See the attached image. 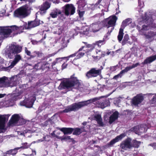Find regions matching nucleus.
Segmentation results:
<instances>
[{"mask_svg":"<svg viewBox=\"0 0 156 156\" xmlns=\"http://www.w3.org/2000/svg\"><path fill=\"white\" fill-rule=\"evenodd\" d=\"M11 32V30L8 29L4 27H0V40L3 39L2 37L4 35L5 37L8 36Z\"/></svg>","mask_w":156,"mask_h":156,"instance_id":"nucleus-15","label":"nucleus"},{"mask_svg":"<svg viewBox=\"0 0 156 156\" xmlns=\"http://www.w3.org/2000/svg\"><path fill=\"white\" fill-rule=\"evenodd\" d=\"M22 47L13 42L10 44L5 51V54L9 58H13L15 54H17L21 51Z\"/></svg>","mask_w":156,"mask_h":156,"instance_id":"nucleus-2","label":"nucleus"},{"mask_svg":"<svg viewBox=\"0 0 156 156\" xmlns=\"http://www.w3.org/2000/svg\"><path fill=\"white\" fill-rule=\"evenodd\" d=\"M22 146L20 147H19L20 149H25L28 148L29 147H30L31 144H28L27 143H23L21 144Z\"/></svg>","mask_w":156,"mask_h":156,"instance_id":"nucleus-42","label":"nucleus"},{"mask_svg":"<svg viewBox=\"0 0 156 156\" xmlns=\"http://www.w3.org/2000/svg\"><path fill=\"white\" fill-rule=\"evenodd\" d=\"M96 54L98 55L94 56V58L95 60L99 59L101 57H103L105 55L104 52H102L100 50H95Z\"/></svg>","mask_w":156,"mask_h":156,"instance_id":"nucleus-26","label":"nucleus"},{"mask_svg":"<svg viewBox=\"0 0 156 156\" xmlns=\"http://www.w3.org/2000/svg\"><path fill=\"white\" fill-rule=\"evenodd\" d=\"M131 139L128 138L122 141L120 144V147L122 149L127 150L132 147L133 145L131 143Z\"/></svg>","mask_w":156,"mask_h":156,"instance_id":"nucleus-7","label":"nucleus"},{"mask_svg":"<svg viewBox=\"0 0 156 156\" xmlns=\"http://www.w3.org/2000/svg\"><path fill=\"white\" fill-rule=\"evenodd\" d=\"M132 143H133V144H132L133 147H134L137 148H138L139 147V145L141 143L140 142L138 141L135 140H133Z\"/></svg>","mask_w":156,"mask_h":156,"instance_id":"nucleus-41","label":"nucleus"},{"mask_svg":"<svg viewBox=\"0 0 156 156\" xmlns=\"http://www.w3.org/2000/svg\"><path fill=\"white\" fill-rule=\"evenodd\" d=\"M84 52H79L77 55V56L78 57L77 58H81L84 55Z\"/></svg>","mask_w":156,"mask_h":156,"instance_id":"nucleus-47","label":"nucleus"},{"mask_svg":"<svg viewBox=\"0 0 156 156\" xmlns=\"http://www.w3.org/2000/svg\"><path fill=\"white\" fill-rule=\"evenodd\" d=\"M50 7V4L48 2H46L41 5L40 9L42 11L46 10L49 9Z\"/></svg>","mask_w":156,"mask_h":156,"instance_id":"nucleus-32","label":"nucleus"},{"mask_svg":"<svg viewBox=\"0 0 156 156\" xmlns=\"http://www.w3.org/2000/svg\"><path fill=\"white\" fill-rule=\"evenodd\" d=\"M138 4L140 8H141L143 7L144 3L143 2H141L140 0H138Z\"/></svg>","mask_w":156,"mask_h":156,"instance_id":"nucleus-49","label":"nucleus"},{"mask_svg":"<svg viewBox=\"0 0 156 156\" xmlns=\"http://www.w3.org/2000/svg\"><path fill=\"white\" fill-rule=\"evenodd\" d=\"M20 149V148L16 147L13 149H12L6 152V154H11L13 155H15L17 152V150Z\"/></svg>","mask_w":156,"mask_h":156,"instance_id":"nucleus-36","label":"nucleus"},{"mask_svg":"<svg viewBox=\"0 0 156 156\" xmlns=\"http://www.w3.org/2000/svg\"><path fill=\"white\" fill-rule=\"evenodd\" d=\"M32 133V131L30 130H26L23 133H20V134L23 135L25 137H30L31 136V133Z\"/></svg>","mask_w":156,"mask_h":156,"instance_id":"nucleus-29","label":"nucleus"},{"mask_svg":"<svg viewBox=\"0 0 156 156\" xmlns=\"http://www.w3.org/2000/svg\"><path fill=\"white\" fill-rule=\"evenodd\" d=\"M131 131H133L136 134L140 135L142 133L145 132L146 130L145 128L138 126L133 127L131 129Z\"/></svg>","mask_w":156,"mask_h":156,"instance_id":"nucleus-17","label":"nucleus"},{"mask_svg":"<svg viewBox=\"0 0 156 156\" xmlns=\"http://www.w3.org/2000/svg\"><path fill=\"white\" fill-rule=\"evenodd\" d=\"M25 53L28 55L30 56V54H31L30 51H28L27 50V48L26 47H25Z\"/></svg>","mask_w":156,"mask_h":156,"instance_id":"nucleus-48","label":"nucleus"},{"mask_svg":"<svg viewBox=\"0 0 156 156\" xmlns=\"http://www.w3.org/2000/svg\"><path fill=\"white\" fill-rule=\"evenodd\" d=\"M144 99V97L142 94H138L133 99L132 103L133 105L137 106L141 103Z\"/></svg>","mask_w":156,"mask_h":156,"instance_id":"nucleus-12","label":"nucleus"},{"mask_svg":"<svg viewBox=\"0 0 156 156\" xmlns=\"http://www.w3.org/2000/svg\"><path fill=\"white\" fill-rule=\"evenodd\" d=\"M50 65L46 62H38L34 65V68L37 70L41 69L48 70L49 69Z\"/></svg>","mask_w":156,"mask_h":156,"instance_id":"nucleus-9","label":"nucleus"},{"mask_svg":"<svg viewBox=\"0 0 156 156\" xmlns=\"http://www.w3.org/2000/svg\"><path fill=\"white\" fill-rule=\"evenodd\" d=\"M69 139H71L72 140V139H71L70 138V136H66L64 137H63V138L62 139V140H69Z\"/></svg>","mask_w":156,"mask_h":156,"instance_id":"nucleus-51","label":"nucleus"},{"mask_svg":"<svg viewBox=\"0 0 156 156\" xmlns=\"http://www.w3.org/2000/svg\"><path fill=\"white\" fill-rule=\"evenodd\" d=\"M9 116V115H0V133L4 132L5 131V122L8 120Z\"/></svg>","mask_w":156,"mask_h":156,"instance_id":"nucleus-6","label":"nucleus"},{"mask_svg":"<svg viewBox=\"0 0 156 156\" xmlns=\"http://www.w3.org/2000/svg\"><path fill=\"white\" fill-rule=\"evenodd\" d=\"M106 102V104H105V105H104L102 103H100V102L98 101H97V104L98 106L100 108H104L105 107L107 106H108L109 105V101L108 100H105V103Z\"/></svg>","mask_w":156,"mask_h":156,"instance_id":"nucleus-28","label":"nucleus"},{"mask_svg":"<svg viewBox=\"0 0 156 156\" xmlns=\"http://www.w3.org/2000/svg\"><path fill=\"white\" fill-rule=\"evenodd\" d=\"M122 73H121V72L120 73L118 74V75L115 76L114 77V78L117 79V78L119 77H121L122 76Z\"/></svg>","mask_w":156,"mask_h":156,"instance_id":"nucleus-53","label":"nucleus"},{"mask_svg":"<svg viewBox=\"0 0 156 156\" xmlns=\"http://www.w3.org/2000/svg\"><path fill=\"white\" fill-rule=\"evenodd\" d=\"M84 12H80L79 11V15L80 17H81L83 16L84 14Z\"/></svg>","mask_w":156,"mask_h":156,"instance_id":"nucleus-55","label":"nucleus"},{"mask_svg":"<svg viewBox=\"0 0 156 156\" xmlns=\"http://www.w3.org/2000/svg\"><path fill=\"white\" fill-rule=\"evenodd\" d=\"M20 116L18 115L14 114L12 115L11 119L9 121V124L10 126L17 125Z\"/></svg>","mask_w":156,"mask_h":156,"instance_id":"nucleus-14","label":"nucleus"},{"mask_svg":"<svg viewBox=\"0 0 156 156\" xmlns=\"http://www.w3.org/2000/svg\"><path fill=\"white\" fill-rule=\"evenodd\" d=\"M101 73V69L96 70L95 68H92L88 72V77L96 76L99 75Z\"/></svg>","mask_w":156,"mask_h":156,"instance_id":"nucleus-19","label":"nucleus"},{"mask_svg":"<svg viewBox=\"0 0 156 156\" xmlns=\"http://www.w3.org/2000/svg\"><path fill=\"white\" fill-rule=\"evenodd\" d=\"M152 101L153 103L156 102V94L153 97Z\"/></svg>","mask_w":156,"mask_h":156,"instance_id":"nucleus-54","label":"nucleus"},{"mask_svg":"<svg viewBox=\"0 0 156 156\" xmlns=\"http://www.w3.org/2000/svg\"><path fill=\"white\" fill-rule=\"evenodd\" d=\"M117 19V18L115 16L113 15L109 17L108 19V28L113 27L115 25V23Z\"/></svg>","mask_w":156,"mask_h":156,"instance_id":"nucleus-16","label":"nucleus"},{"mask_svg":"<svg viewBox=\"0 0 156 156\" xmlns=\"http://www.w3.org/2000/svg\"><path fill=\"white\" fill-rule=\"evenodd\" d=\"M19 90L16 89L15 92V93H18V94H20L21 93H22V92H21L20 90V91H19Z\"/></svg>","mask_w":156,"mask_h":156,"instance_id":"nucleus-57","label":"nucleus"},{"mask_svg":"<svg viewBox=\"0 0 156 156\" xmlns=\"http://www.w3.org/2000/svg\"><path fill=\"white\" fill-rule=\"evenodd\" d=\"M84 128H82L81 129L79 128H75L74 129L73 134L74 135H79L82 132L85 131Z\"/></svg>","mask_w":156,"mask_h":156,"instance_id":"nucleus-33","label":"nucleus"},{"mask_svg":"<svg viewBox=\"0 0 156 156\" xmlns=\"http://www.w3.org/2000/svg\"><path fill=\"white\" fill-rule=\"evenodd\" d=\"M123 35V29L121 28L120 29L119 34L118 36V38L119 42H120L122 39Z\"/></svg>","mask_w":156,"mask_h":156,"instance_id":"nucleus-38","label":"nucleus"},{"mask_svg":"<svg viewBox=\"0 0 156 156\" xmlns=\"http://www.w3.org/2000/svg\"><path fill=\"white\" fill-rule=\"evenodd\" d=\"M60 130L63 132L65 134H70L72 133L73 129L72 128H60Z\"/></svg>","mask_w":156,"mask_h":156,"instance_id":"nucleus-25","label":"nucleus"},{"mask_svg":"<svg viewBox=\"0 0 156 156\" xmlns=\"http://www.w3.org/2000/svg\"><path fill=\"white\" fill-rule=\"evenodd\" d=\"M156 59V55H152L147 58L144 61L141 63V65L143 66L145 64L150 63Z\"/></svg>","mask_w":156,"mask_h":156,"instance_id":"nucleus-20","label":"nucleus"},{"mask_svg":"<svg viewBox=\"0 0 156 156\" xmlns=\"http://www.w3.org/2000/svg\"><path fill=\"white\" fill-rule=\"evenodd\" d=\"M68 42V40H66L65 37H63L61 41V44H62V48H63L66 47L67 46V43Z\"/></svg>","mask_w":156,"mask_h":156,"instance_id":"nucleus-37","label":"nucleus"},{"mask_svg":"<svg viewBox=\"0 0 156 156\" xmlns=\"http://www.w3.org/2000/svg\"><path fill=\"white\" fill-rule=\"evenodd\" d=\"M62 28H60L59 29L58 31V32H57L55 31L54 32V34H58V35H60L62 33Z\"/></svg>","mask_w":156,"mask_h":156,"instance_id":"nucleus-50","label":"nucleus"},{"mask_svg":"<svg viewBox=\"0 0 156 156\" xmlns=\"http://www.w3.org/2000/svg\"><path fill=\"white\" fill-rule=\"evenodd\" d=\"M22 2H27L28 1L29 2H33L34 1V0H20Z\"/></svg>","mask_w":156,"mask_h":156,"instance_id":"nucleus-59","label":"nucleus"},{"mask_svg":"<svg viewBox=\"0 0 156 156\" xmlns=\"http://www.w3.org/2000/svg\"><path fill=\"white\" fill-rule=\"evenodd\" d=\"M97 5H91V9L92 10H94L95 8H96Z\"/></svg>","mask_w":156,"mask_h":156,"instance_id":"nucleus-58","label":"nucleus"},{"mask_svg":"<svg viewBox=\"0 0 156 156\" xmlns=\"http://www.w3.org/2000/svg\"><path fill=\"white\" fill-rule=\"evenodd\" d=\"M61 14V11L58 9H56L53 10L50 14V15L53 18H55L57 17L58 14Z\"/></svg>","mask_w":156,"mask_h":156,"instance_id":"nucleus-27","label":"nucleus"},{"mask_svg":"<svg viewBox=\"0 0 156 156\" xmlns=\"http://www.w3.org/2000/svg\"><path fill=\"white\" fill-rule=\"evenodd\" d=\"M76 55V54H73L72 55H70V56H69L67 57V58H69V57H74ZM66 57H65V58H66Z\"/></svg>","mask_w":156,"mask_h":156,"instance_id":"nucleus-61","label":"nucleus"},{"mask_svg":"<svg viewBox=\"0 0 156 156\" xmlns=\"http://www.w3.org/2000/svg\"><path fill=\"white\" fill-rule=\"evenodd\" d=\"M7 78V77L5 76L0 78V84H2V87H5L4 85L5 84H6Z\"/></svg>","mask_w":156,"mask_h":156,"instance_id":"nucleus-40","label":"nucleus"},{"mask_svg":"<svg viewBox=\"0 0 156 156\" xmlns=\"http://www.w3.org/2000/svg\"><path fill=\"white\" fill-rule=\"evenodd\" d=\"M65 58V57H62V58H57L56 59V62H54L52 63V65H55L56 63L57 62L58 60L59 59H64V58Z\"/></svg>","mask_w":156,"mask_h":156,"instance_id":"nucleus-52","label":"nucleus"},{"mask_svg":"<svg viewBox=\"0 0 156 156\" xmlns=\"http://www.w3.org/2000/svg\"><path fill=\"white\" fill-rule=\"evenodd\" d=\"M87 101L75 103L66 107V109L62 111V112L67 113L73 111H75L87 105Z\"/></svg>","mask_w":156,"mask_h":156,"instance_id":"nucleus-4","label":"nucleus"},{"mask_svg":"<svg viewBox=\"0 0 156 156\" xmlns=\"http://www.w3.org/2000/svg\"><path fill=\"white\" fill-rule=\"evenodd\" d=\"M104 41L103 40H100L96 42V44H93L88 45V51H91L97 46L100 47L102 45L104 44Z\"/></svg>","mask_w":156,"mask_h":156,"instance_id":"nucleus-18","label":"nucleus"},{"mask_svg":"<svg viewBox=\"0 0 156 156\" xmlns=\"http://www.w3.org/2000/svg\"><path fill=\"white\" fill-rule=\"evenodd\" d=\"M90 29H92L94 32H97L99 30L100 28L99 25L96 23L92 24L90 25Z\"/></svg>","mask_w":156,"mask_h":156,"instance_id":"nucleus-30","label":"nucleus"},{"mask_svg":"<svg viewBox=\"0 0 156 156\" xmlns=\"http://www.w3.org/2000/svg\"><path fill=\"white\" fill-rule=\"evenodd\" d=\"M33 53L37 55V56L38 57L41 58L42 57L43 55V53L40 51H34Z\"/></svg>","mask_w":156,"mask_h":156,"instance_id":"nucleus-45","label":"nucleus"},{"mask_svg":"<svg viewBox=\"0 0 156 156\" xmlns=\"http://www.w3.org/2000/svg\"><path fill=\"white\" fill-rule=\"evenodd\" d=\"M3 27L4 28H6L8 29L9 30H11V32L9 34H8V36L7 37H5L4 35H3V37H2V38H3V39L5 37H8L10 35L11 33L12 32V31H14L15 30H18V29H19L20 30H21L22 29H23V26H20L19 27H18L15 25L13 26H12V27H11V29H10L7 27Z\"/></svg>","mask_w":156,"mask_h":156,"instance_id":"nucleus-22","label":"nucleus"},{"mask_svg":"<svg viewBox=\"0 0 156 156\" xmlns=\"http://www.w3.org/2000/svg\"><path fill=\"white\" fill-rule=\"evenodd\" d=\"M20 77V73L17 75L13 76L9 78V82L8 83L6 82V84H5L4 86H5V87H12L16 86L17 83L18 78Z\"/></svg>","mask_w":156,"mask_h":156,"instance_id":"nucleus-5","label":"nucleus"},{"mask_svg":"<svg viewBox=\"0 0 156 156\" xmlns=\"http://www.w3.org/2000/svg\"><path fill=\"white\" fill-rule=\"evenodd\" d=\"M135 26V23H132V24L131 25V26L132 27H134Z\"/></svg>","mask_w":156,"mask_h":156,"instance_id":"nucleus-64","label":"nucleus"},{"mask_svg":"<svg viewBox=\"0 0 156 156\" xmlns=\"http://www.w3.org/2000/svg\"><path fill=\"white\" fill-rule=\"evenodd\" d=\"M118 112L116 111L113 113L109 118V123L111 124L113 122L118 118Z\"/></svg>","mask_w":156,"mask_h":156,"instance_id":"nucleus-24","label":"nucleus"},{"mask_svg":"<svg viewBox=\"0 0 156 156\" xmlns=\"http://www.w3.org/2000/svg\"><path fill=\"white\" fill-rule=\"evenodd\" d=\"M67 65V64L65 63H63L62 66V69L66 68V67Z\"/></svg>","mask_w":156,"mask_h":156,"instance_id":"nucleus-56","label":"nucleus"},{"mask_svg":"<svg viewBox=\"0 0 156 156\" xmlns=\"http://www.w3.org/2000/svg\"><path fill=\"white\" fill-rule=\"evenodd\" d=\"M22 59V57L20 55L16 54L14 56V58L13 60L11 63L10 65L8 67L4 68V70L5 71H7L9 68H12Z\"/></svg>","mask_w":156,"mask_h":156,"instance_id":"nucleus-10","label":"nucleus"},{"mask_svg":"<svg viewBox=\"0 0 156 156\" xmlns=\"http://www.w3.org/2000/svg\"><path fill=\"white\" fill-rule=\"evenodd\" d=\"M110 33H109V32H108L107 33V34L104 36L103 39L104 41H105L108 39V36L110 35Z\"/></svg>","mask_w":156,"mask_h":156,"instance_id":"nucleus-46","label":"nucleus"},{"mask_svg":"<svg viewBox=\"0 0 156 156\" xmlns=\"http://www.w3.org/2000/svg\"><path fill=\"white\" fill-rule=\"evenodd\" d=\"M26 123V122L25 120L22 118L19 117V119L18 120V123L17 124V126L20 125H22Z\"/></svg>","mask_w":156,"mask_h":156,"instance_id":"nucleus-44","label":"nucleus"},{"mask_svg":"<svg viewBox=\"0 0 156 156\" xmlns=\"http://www.w3.org/2000/svg\"><path fill=\"white\" fill-rule=\"evenodd\" d=\"M140 65L138 63H137L135 64H133L131 66H129L126 67L124 69L121 71V73H125L127 72L129 70L131 69L134 68L137 66Z\"/></svg>","mask_w":156,"mask_h":156,"instance_id":"nucleus-23","label":"nucleus"},{"mask_svg":"<svg viewBox=\"0 0 156 156\" xmlns=\"http://www.w3.org/2000/svg\"><path fill=\"white\" fill-rule=\"evenodd\" d=\"M40 24V22L38 21H34L28 22V24L27 23H24L23 26V30L24 28L26 29H30L39 25Z\"/></svg>","mask_w":156,"mask_h":156,"instance_id":"nucleus-13","label":"nucleus"},{"mask_svg":"<svg viewBox=\"0 0 156 156\" xmlns=\"http://www.w3.org/2000/svg\"><path fill=\"white\" fill-rule=\"evenodd\" d=\"M35 99L33 96L31 97L29 99H25L23 101L21 102L20 105L24 106L27 108H30L32 107Z\"/></svg>","mask_w":156,"mask_h":156,"instance_id":"nucleus-8","label":"nucleus"},{"mask_svg":"<svg viewBox=\"0 0 156 156\" xmlns=\"http://www.w3.org/2000/svg\"><path fill=\"white\" fill-rule=\"evenodd\" d=\"M132 20L130 18H128L123 21L122 22V26H125L132 23Z\"/></svg>","mask_w":156,"mask_h":156,"instance_id":"nucleus-39","label":"nucleus"},{"mask_svg":"<svg viewBox=\"0 0 156 156\" xmlns=\"http://www.w3.org/2000/svg\"><path fill=\"white\" fill-rule=\"evenodd\" d=\"M129 39V36L127 34H126L123 39V40L122 42V45H124L126 43H129V44H131V43L128 41Z\"/></svg>","mask_w":156,"mask_h":156,"instance_id":"nucleus-35","label":"nucleus"},{"mask_svg":"<svg viewBox=\"0 0 156 156\" xmlns=\"http://www.w3.org/2000/svg\"><path fill=\"white\" fill-rule=\"evenodd\" d=\"M75 8L72 4H67L65 6V13L66 15H73L75 12Z\"/></svg>","mask_w":156,"mask_h":156,"instance_id":"nucleus-11","label":"nucleus"},{"mask_svg":"<svg viewBox=\"0 0 156 156\" xmlns=\"http://www.w3.org/2000/svg\"><path fill=\"white\" fill-rule=\"evenodd\" d=\"M116 66H113L110 69L112 71H114L116 69Z\"/></svg>","mask_w":156,"mask_h":156,"instance_id":"nucleus-60","label":"nucleus"},{"mask_svg":"<svg viewBox=\"0 0 156 156\" xmlns=\"http://www.w3.org/2000/svg\"><path fill=\"white\" fill-rule=\"evenodd\" d=\"M30 13L28 7L22 6L17 9L14 12V16L20 18H24L28 16Z\"/></svg>","mask_w":156,"mask_h":156,"instance_id":"nucleus-3","label":"nucleus"},{"mask_svg":"<svg viewBox=\"0 0 156 156\" xmlns=\"http://www.w3.org/2000/svg\"><path fill=\"white\" fill-rule=\"evenodd\" d=\"M144 34L146 38L148 39L150 41H152L153 40V37L154 34L153 32H148V34Z\"/></svg>","mask_w":156,"mask_h":156,"instance_id":"nucleus-31","label":"nucleus"},{"mask_svg":"<svg viewBox=\"0 0 156 156\" xmlns=\"http://www.w3.org/2000/svg\"><path fill=\"white\" fill-rule=\"evenodd\" d=\"M1 12L2 14H4L5 12V9H3L1 11Z\"/></svg>","mask_w":156,"mask_h":156,"instance_id":"nucleus-63","label":"nucleus"},{"mask_svg":"<svg viewBox=\"0 0 156 156\" xmlns=\"http://www.w3.org/2000/svg\"><path fill=\"white\" fill-rule=\"evenodd\" d=\"M5 95V94H0V98H3Z\"/></svg>","mask_w":156,"mask_h":156,"instance_id":"nucleus-62","label":"nucleus"},{"mask_svg":"<svg viewBox=\"0 0 156 156\" xmlns=\"http://www.w3.org/2000/svg\"><path fill=\"white\" fill-rule=\"evenodd\" d=\"M95 118L98 123L100 126H103V124L102 122V119L101 115L99 114L95 116Z\"/></svg>","mask_w":156,"mask_h":156,"instance_id":"nucleus-34","label":"nucleus"},{"mask_svg":"<svg viewBox=\"0 0 156 156\" xmlns=\"http://www.w3.org/2000/svg\"><path fill=\"white\" fill-rule=\"evenodd\" d=\"M80 88H82L81 83L76 77L73 75L70 78L61 82L58 88L59 90L66 88L69 91L72 90L73 88L79 89Z\"/></svg>","mask_w":156,"mask_h":156,"instance_id":"nucleus-1","label":"nucleus"},{"mask_svg":"<svg viewBox=\"0 0 156 156\" xmlns=\"http://www.w3.org/2000/svg\"><path fill=\"white\" fill-rule=\"evenodd\" d=\"M150 28V27L149 26H147L146 25H144L142 27V28L141 29V30H139L140 31V32L142 33H144L145 31L146 30H149Z\"/></svg>","mask_w":156,"mask_h":156,"instance_id":"nucleus-43","label":"nucleus"},{"mask_svg":"<svg viewBox=\"0 0 156 156\" xmlns=\"http://www.w3.org/2000/svg\"><path fill=\"white\" fill-rule=\"evenodd\" d=\"M126 135L124 133H122L120 135L117 136L115 139H113L110 141V144H113L121 140Z\"/></svg>","mask_w":156,"mask_h":156,"instance_id":"nucleus-21","label":"nucleus"}]
</instances>
